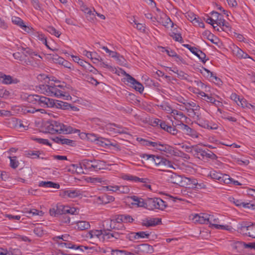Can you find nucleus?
I'll return each instance as SVG.
<instances>
[{
	"instance_id": "f257e3e1",
	"label": "nucleus",
	"mask_w": 255,
	"mask_h": 255,
	"mask_svg": "<svg viewBox=\"0 0 255 255\" xmlns=\"http://www.w3.org/2000/svg\"><path fill=\"white\" fill-rule=\"evenodd\" d=\"M59 83L60 81L58 80L55 81V83L53 84L49 83L48 85H40L39 87L42 92L48 96L62 98L66 100H68L69 98L71 99V97L68 93L57 89L58 87L63 88L65 86L64 83L61 85H60Z\"/></svg>"
},
{
	"instance_id": "f03ea898",
	"label": "nucleus",
	"mask_w": 255,
	"mask_h": 255,
	"mask_svg": "<svg viewBox=\"0 0 255 255\" xmlns=\"http://www.w3.org/2000/svg\"><path fill=\"white\" fill-rule=\"evenodd\" d=\"M46 131L51 134L64 133L65 134L79 132V130L74 129L70 126L64 125L55 121H48L45 124Z\"/></svg>"
},
{
	"instance_id": "7ed1b4c3",
	"label": "nucleus",
	"mask_w": 255,
	"mask_h": 255,
	"mask_svg": "<svg viewBox=\"0 0 255 255\" xmlns=\"http://www.w3.org/2000/svg\"><path fill=\"white\" fill-rule=\"evenodd\" d=\"M143 158H146L150 164H154L160 168H170L175 169L171 161L161 156H155L152 154H143L142 156Z\"/></svg>"
},
{
	"instance_id": "20e7f679",
	"label": "nucleus",
	"mask_w": 255,
	"mask_h": 255,
	"mask_svg": "<svg viewBox=\"0 0 255 255\" xmlns=\"http://www.w3.org/2000/svg\"><path fill=\"white\" fill-rule=\"evenodd\" d=\"M71 237L69 235H64L61 236L55 237L53 238L54 240L57 242L59 246L61 248H65L67 249L80 250L83 252L84 249L87 250L88 247L84 246H77L72 244L70 242Z\"/></svg>"
},
{
	"instance_id": "39448f33",
	"label": "nucleus",
	"mask_w": 255,
	"mask_h": 255,
	"mask_svg": "<svg viewBox=\"0 0 255 255\" xmlns=\"http://www.w3.org/2000/svg\"><path fill=\"white\" fill-rule=\"evenodd\" d=\"M50 215L52 216L57 217L59 215H63L66 214L71 215L77 214V209L75 208H71L62 205H57L56 206L49 210Z\"/></svg>"
},
{
	"instance_id": "423d86ee",
	"label": "nucleus",
	"mask_w": 255,
	"mask_h": 255,
	"mask_svg": "<svg viewBox=\"0 0 255 255\" xmlns=\"http://www.w3.org/2000/svg\"><path fill=\"white\" fill-rule=\"evenodd\" d=\"M238 231L244 235L255 239V223L242 222L238 226Z\"/></svg>"
},
{
	"instance_id": "0eeeda50",
	"label": "nucleus",
	"mask_w": 255,
	"mask_h": 255,
	"mask_svg": "<svg viewBox=\"0 0 255 255\" xmlns=\"http://www.w3.org/2000/svg\"><path fill=\"white\" fill-rule=\"evenodd\" d=\"M207 225L209 224L210 227L215 228L217 229L225 230L227 231H232L233 228L231 226H224L219 225V219L214 215L206 214Z\"/></svg>"
},
{
	"instance_id": "6e6552de",
	"label": "nucleus",
	"mask_w": 255,
	"mask_h": 255,
	"mask_svg": "<svg viewBox=\"0 0 255 255\" xmlns=\"http://www.w3.org/2000/svg\"><path fill=\"white\" fill-rule=\"evenodd\" d=\"M177 128L182 130L183 133L189 135L192 138H198V133L196 130L190 128L188 125L180 122L176 124Z\"/></svg>"
},
{
	"instance_id": "1a4fd4ad",
	"label": "nucleus",
	"mask_w": 255,
	"mask_h": 255,
	"mask_svg": "<svg viewBox=\"0 0 255 255\" xmlns=\"http://www.w3.org/2000/svg\"><path fill=\"white\" fill-rule=\"evenodd\" d=\"M185 177H182L180 175L173 172H170L169 175L168 176V181L172 183L176 184L181 186H183V182Z\"/></svg>"
},
{
	"instance_id": "9d476101",
	"label": "nucleus",
	"mask_w": 255,
	"mask_h": 255,
	"mask_svg": "<svg viewBox=\"0 0 255 255\" xmlns=\"http://www.w3.org/2000/svg\"><path fill=\"white\" fill-rule=\"evenodd\" d=\"M126 79L127 82L132 85V87H133L136 91H138L140 93L143 91L144 87L143 85L136 81L134 78L127 74H126Z\"/></svg>"
},
{
	"instance_id": "9b49d317",
	"label": "nucleus",
	"mask_w": 255,
	"mask_h": 255,
	"mask_svg": "<svg viewBox=\"0 0 255 255\" xmlns=\"http://www.w3.org/2000/svg\"><path fill=\"white\" fill-rule=\"evenodd\" d=\"M60 195L64 198H75L82 195L81 192L78 190H67L62 191L60 192Z\"/></svg>"
},
{
	"instance_id": "f8f14e48",
	"label": "nucleus",
	"mask_w": 255,
	"mask_h": 255,
	"mask_svg": "<svg viewBox=\"0 0 255 255\" xmlns=\"http://www.w3.org/2000/svg\"><path fill=\"white\" fill-rule=\"evenodd\" d=\"M197 123L199 126L204 128L208 129H215L217 128V126L214 124L213 126H210L209 124V122L207 121L204 120L199 115H197Z\"/></svg>"
},
{
	"instance_id": "ddd939ff",
	"label": "nucleus",
	"mask_w": 255,
	"mask_h": 255,
	"mask_svg": "<svg viewBox=\"0 0 255 255\" xmlns=\"http://www.w3.org/2000/svg\"><path fill=\"white\" fill-rule=\"evenodd\" d=\"M12 22L14 24L19 26L25 32L27 33H29L30 32V28L24 24L23 21L20 18L15 16L12 17Z\"/></svg>"
},
{
	"instance_id": "4468645a",
	"label": "nucleus",
	"mask_w": 255,
	"mask_h": 255,
	"mask_svg": "<svg viewBox=\"0 0 255 255\" xmlns=\"http://www.w3.org/2000/svg\"><path fill=\"white\" fill-rule=\"evenodd\" d=\"M161 223V220L159 218H153L149 220H143L142 225L147 227H154Z\"/></svg>"
},
{
	"instance_id": "2eb2a0df",
	"label": "nucleus",
	"mask_w": 255,
	"mask_h": 255,
	"mask_svg": "<svg viewBox=\"0 0 255 255\" xmlns=\"http://www.w3.org/2000/svg\"><path fill=\"white\" fill-rule=\"evenodd\" d=\"M164 17L160 18L159 19H157L156 21L161 23L162 25L165 27L168 28L169 26L173 27L174 24L171 20L169 17H167L165 14H163Z\"/></svg>"
},
{
	"instance_id": "dca6fc26",
	"label": "nucleus",
	"mask_w": 255,
	"mask_h": 255,
	"mask_svg": "<svg viewBox=\"0 0 255 255\" xmlns=\"http://www.w3.org/2000/svg\"><path fill=\"white\" fill-rule=\"evenodd\" d=\"M192 220L196 223L207 224L206 214L201 213L200 214H195L194 215Z\"/></svg>"
},
{
	"instance_id": "f3484780",
	"label": "nucleus",
	"mask_w": 255,
	"mask_h": 255,
	"mask_svg": "<svg viewBox=\"0 0 255 255\" xmlns=\"http://www.w3.org/2000/svg\"><path fill=\"white\" fill-rule=\"evenodd\" d=\"M55 101L53 99L42 96L40 106L52 108L54 107Z\"/></svg>"
},
{
	"instance_id": "a211bd4d",
	"label": "nucleus",
	"mask_w": 255,
	"mask_h": 255,
	"mask_svg": "<svg viewBox=\"0 0 255 255\" xmlns=\"http://www.w3.org/2000/svg\"><path fill=\"white\" fill-rule=\"evenodd\" d=\"M105 163L104 161L94 160L91 167H92V169L96 171L101 170L105 168Z\"/></svg>"
},
{
	"instance_id": "6ab92c4d",
	"label": "nucleus",
	"mask_w": 255,
	"mask_h": 255,
	"mask_svg": "<svg viewBox=\"0 0 255 255\" xmlns=\"http://www.w3.org/2000/svg\"><path fill=\"white\" fill-rule=\"evenodd\" d=\"M42 96L38 95H31L27 97L28 102L40 106Z\"/></svg>"
},
{
	"instance_id": "aec40b11",
	"label": "nucleus",
	"mask_w": 255,
	"mask_h": 255,
	"mask_svg": "<svg viewBox=\"0 0 255 255\" xmlns=\"http://www.w3.org/2000/svg\"><path fill=\"white\" fill-rule=\"evenodd\" d=\"M203 70L206 72L208 73V75H206L207 77H210L211 79V80L215 83L216 84L220 85L222 84V81L220 80V79L218 77H217L216 75H214L213 73L208 70L206 68H203Z\"/></svg>"
},
{
	"instance_id": "412c9836",
	"label": "nucleus",
	"mask_w": 255,
	"mask_h": 255,
	"mask_svg": "<svg viewBox=\"0 0 255 255\" xmlns=\"http://www.w3.org/2000/svg\"><path fill=\"white\" fill-rule=\"evenodd\" d=\"M158 198H148L146 200V208L148 210H153L156 208V203H157Z\"/></svg>"
},
{
	"instance_id": "4be33fe9",
	"label": "nucleus",
	"mask_w": 255,
	"mask_h": 255,
	"mask_svg": "<svg viewBox=\"0 0 255 255\" xmlns=\"http://www.w3.org/2000/svg\"><path fill=\"white\" fill-rule=\"evenodd\" d=\"M39 186L45 188H53L59 189L60 185L58 183H56L52 181H41L39 183Z\"/></svg>"
},
{
	"instance_id": "5701e85b",
	"label": "nucleus",
	"mask_w": 255,
	"mask_h": 255,
	"mask_svg": "<svg viewBox=\"0 0 255 255\" xmlns=\"http://www.w3.org/2000/svg\"><path fill=\"white\" fill-rule=\"evenodd\" d=\"M131 199L134 202L132 203V204L136 205L138 207L146 208V201H144L143 199L138 198L135 196H132Z\"/></svg>"
},
{
	"instance_id": "b1692460",
	"label": "nucleus",
	"mask_w": 255,
	"mask_h": 255,
	"mask_svg": "<svg viewBox=\"0 0 255 255\" xmlns=\"http://www.w3.org/2000/svg\"><path fill=\"white\" fill-rule=\"evenodd\" d=\"M117 231H118L113 232L115 236V239H120L122 240H124L126 236L127 235L128 231L126 230V228H124V230H119Z\"/></svg>"
},
{
	"instance_id": "393cba45",
	"label": "nucleus",
	"mask_w": 255,
	"mask_h": 255,
	"mask_svg": "<svg viewBox=\"0 0 255 255\" xmlns=\"http://www.w3.org/2000/svg\"><path fill=\"white\" fill-rule=\"evenodd\" d=\"M205 152V150L200 148L198 145H195L193 146V149L192 153H193L195 156L200 158L201 157L202 158L204 157Z\"/></svg>"
},
{
	"instance_id": "a878e982",
	"label": "nucleus",
	"mask_w": 255,
	"mask_h": 255,
	"mask_svg": "<svg viewBox=\"0 0 255 255\" xmlns=\"http://www.w3.org/2000/svg\"><path fill=\"white\" fill-rule=\"evenodd\" d=\"M183 105L185 110L189 113V116H192L193 112H194L193 109L194 107H196V103L193 102H185L183 103Z\"/></svg>"
},
{
	"instance_id": "bb28decb",
	"label": "nucleus",
	"mask_w": 255,
	"mask_h": 255,
	"mask_svg": "<svg viewBox=\"0 0 255 255\" xmlns=\"http://www.w3.org/2000/svg\"><path fill=\"white\" fill-rule=\"evenodd\" d=\"M113 221L112 219H108L103 222V226L104 230L103 231H111L112 228H114V225H113Z\"/></svg>"
},
{
	"instance_id": "cd10ccee",
	"label": "nucleus",
	"mask_w": 255,
	"mask_h": 255,
	"mask_svg": "<svg viewBox=\"0 0 255 255\" xmlns=\"http://www.w3.org/2000/svg\"><path fill=\"white\" fill-rule=\"evenodd\" d=\"M211 15L216 14L217 16V19L215 21V23L217 24V25L220 26H224L225 25V20L222 18V16L218 12L213 11L211 13Z\"/></svg>"
},
{
	"instance_id": "c85d7f7f",
	"label": "nucleus",
	"mask_w": 255,
	"mask_h": 255,
	"mask_svg": "<svg viewBox=\"0 0 255 255\" xmlns=\"http://www.w3.org/2000/svg\"><path fill=\"white\" fill-rule=\"evenodd\" d=\"M104 231L103 230H94L91 231L89 232L87 237H89L90 239L94 237L100 238L101 236L103 237Z\"/></svg>"
},
{
	"instance_id": "c756f323",
	"label": "nucleus",
	"mask_w": 255,
	"mask_h": 255,
	"mask_svg": "<svg viewBox=\"0 0 255 255\" xmlns=\"http://www.w3.org/2000/svg\"><path fill=\"white\" fill-rule=\"evenodd\" d=\"M24 213H27L28 214L27 216L28 217H30L31 216H35V215H38V216H41L43 214V213L42 211H39L35 209H30L29 210L25 209L24 211Z\"/></svg>"
},
{
	"instance_id": "7c9ffc66",
	"label": "nucleus",
	"mask_w": 255,
	"mask_h": 255,
	"mask_svg": "<svg viewBox=\"0 0 255 255\" xmlns=\"http://www.w3.org/2000/svg\"><path fill=\"white\" fill-rule=\"evenodd\" d=\"M157 150L164 151L166 153H170L172 151V147L168 144H161L160 143L158 147L157 148Z\"/></svg>"
},
{
	"instance_id": "2f4dec72",
	"label": "nucleus",
	"mask_w": 255,
	"mask_h": 255,
	"mask_svg": "<svg viewBox=\"0 0 255 255\" xmlns=\"http://www.w3.org/2000/svg\"><path fill=\"white\" fill-rule=\"evenodd\" d=\"M150 248L151 247L147 244H142L137 246L136 249H137V253H139L140 252L148 253Z\"/></svg>"
},
{
	"instance_id": "473e14b6",
	"label": "nucleus",
	"mask_w": 255,
	"mask_h": 255,
	"mask_svg": "<svg viewBox=\"0 0 255 255\" xmlns=\"http://www.w3.org/2000/svg\"><path fill=\"white\" fill-rule=\"evenodd\" d=\"M13 122L15 124L14 127L15 128L19 129L23 128L24 130H27L28 128V126L24 125L21 120L14 119L13 120Z\"/></svg>"
},
{
	"instance_id": "72a5a7b5",
	"label": "nucleus",
	"mask_w": 255,
	"mask_h": 255,
	"mask_svg": "<svg viewBox=\"0 0 255 255\" xmlns=\"http://www.w3.org/2000/svg\"><path fill=\"white\" fill-rule=\"evenodd\" d=\"M77 226L80 230H85L90 228V225L89 222L86 221H79L77 223Z\"/></svg>"
},
{
	"instance_id": "f704fd0d",
	"label": "nucleus",
	"mask_w": 255,
	"mask_h": 255,
	"mask_svg": "<svg viewBox=\"0 0 255 255\" xmlns=\"http://www.w3.org/2000/svg\"><path fill=\"white\" fill-rule=\"evenodd\" d=\"M171 113L174 116V119L176 121H179L182 118H186L183 113L177 110H174L172 111Z\"/></svg>"
},
{
	"instance_id": "c9c22d12",
	"label": "nucleus",
	"mask_w": 255,
	"mask_h": 255,
	"mask_svg": "<svg viewBox=\"0 0 255 255\" xmlns=\"http://www.w3.org/2000/svg\"><path fill=\"white\" fill-rule=\"evenodd\" d=\"M99 58H95V60L100 62L99 65L101 67L106 68L112 71H114V68L113 67L104 62L101 57H99Z\"/></svg>"
},
{
	"instance_id": "e433bc0d",
	"label": "nucleus",
	"mask_w": 255,
	"mask_h": 255,
	"mask_svg": "<svg viewBox=\"0 0 255 255\" xmlns=\"http://www.w3.org/2000/svg\"><path fill=\"white\" fill-rule=\"evenodd\" d=\"M49 56L50 59H51L53 62L56 63H63L64 59L57 55H52L50 54Z\"/></svg>"
},
{
	"instance_id": "4c0bfd02",
	"label": "nucleus",
	"mask_w": 255,
	"mask_h": 255,
	"mask_svg": "<svg viewBox=\"0 0 255 255\" xmlns=\"http://www.w3.org/2000/svg\"><path fill=\"white\" fill-rule=\"evenodd\" d=\"M103 238L104 240H109L110 241H114L113 239H115L114 233L104 231Z\"/></svg>"
},
{
	"instance_id": "58836bf2",
	"label": "nucleus",
	"mask_w": 255,
	"mask_h": 255,
	"mask_svg": "<svg viewBox=\"0 0 255 255\" xmlns=\"http://www.w3.org/2000/svg\"><path fill=\"white\" fill-rule=\"evenodd\" d=\"M176 74L178 78L185 80L188 82H192V81L189 79V76L187 74L184 73V72L182 71H179L178 70H177Z\"/></svg>"
},
{
	"instance_id": "ea45409f",
	"label": "nucleus",
	"mask_w": 255,
	"mask_h": 255,
	"mask_svg": "<svg viewBox=\"0 0 255 255\" xmlns=\"http://www.w3.org/2000/svg\"><path fill=\"white\" fill-rule=\"evenodd\" d=\"M167 205L165 202L160 198H158L157 203H156V208L155 209L163 210L166 207Z\"/></svg>"
},
{
	"instance_id": "a19ab883",
	"label": "nucleus",
	"mask_w": 255,
	"mask_h": 255,
	"mask_svg": "<svg viewBox=\"0 0 255 255\" xmlns=\"http://www.w3.org/2000/svg\"><path fill=\"white\" fill-rule=\"evenodd\" d=\"M231 99L235 101V102L239 105V103L238 102H239L240 104L242 105V107H244L243 102H245V101L243 99H241L239 96H238L236 94L233 93L231 95Z\"/></svg>"
},
{
	"instance_id": "79ce46f5",
	"label": "nucleus",
	"mask_w": 255,
	"mask_h": 255,
	"mask_svg": "<svg viewBox=\"0 0 255 255\" xmlns=\"http://www.w3.org/2000/svg\"><path fill=\"white\" fill-rule=\"evenodd\" d=\"M162 48L163 49L162 52L165 51L166 52V53L169 56L176 57H177V58L179 59V60L181 59V57L177 55L174 51L171 50L170 48L165 49V48H163V47Z\"/></svg>"
},
{
	"instance_id": "37998d69",
	"label": "nucleus",
	"mask_w": 255,
	"mask_h": 255,
	"mask_svg": "<svg viewBox=\"0 0 255 255\" xmlns=\"http://www.w3.org/2000/svg\"><path fill=\"white\" fill-rule=\"evenodd\" d=\"M135 236H137V239L146 238L149 239L150 233L148 232H138L136 233Z\"/></svg>"
},
{
	"instance_id": "c03bdc74",
	"label": "nucleus",
	"mask_w": 255,
	"mask_h": 255,
	"mask_svg": "<svg viewBox=\"0 0 255 255\" xmlns=\"http://www.w3.org/2000/svg\"><path fill=\"white\" fill-rule=\"evenodd\" d=\"M113 255H133V254L124 250H113Z\"/></svg>"
},
{
	"instance_id": "a18cd8bd",
	"label": "nucleus",
	"mask_w": 255,
	"mask_h": 255,
	"mask_svg": "<svg viewBox=\"0 0 255 255\" xmlns=\"http://www.w3.org/2000/svg\"><path fill=\"white\" fill-rule=\"evenodd\" d=\"M236 55L238 57L241 58H251L247 53L244 52L242 50L239 48L237 49Z\"/></svg>"
},
{
	"instance_id": "49530a36",
	"label": "nucleus",
	"mask_w": 255,
	"mask_h": 255,
	"mask_svg": "<svg viewBox=\"0 0 255 255\" xmlns=\"http://www.w3.org/2000/svg\"><path fill=\"white\" fill-rule=\"evenodd\" d=\"M47 31L51 34H54L56 37H59L61 35V33L57 30L53 26H48L47 28Z\"/></svg>"
},
{
	"instance_id": "de8ad7c7",
	"label": "nucleus",
	"mask_w": 255,
	"mask_h": 255,
	"mask_svg": "<svg viewBox=\"0 0 255 255\" xmlns=\"http://www.w3.org/2000/svg\"><path fill=\"white\" fill-rule=\"evenodd\" d=\"M170 36H171L175 41L180 42V43L183 42L182 37L180 33H176L174 31L171 32L170 33Z\"/></svg>"
},
{
	"instance_id": "09e8293b",
	"label": "nucleus",
	"mask_w": 255,
	"mask_h": 255,
	"mask_svg": "<svg viewBox=\"0 0 255 255\" xmlns=\"http://www.w3.org/2000/svg\"><path fill=\"white\" fill-rule=\"evenodd\" d=\"M10 158V167L12 168H16L18 167L19 163L18 161L16 160V157H9Z\"/></svg>"
},
{
	"instance_id": "8fccbe9b",
	"label": "nucleus",
	"mask_w": 255,
	"mask_h": 255,
	"mask_svg": "<svg viewBox=\"0 0 255 255\" xmlns=\"http://www.w3.org/2000/svg\"><path fill=\"white\" fill-rule=\"evenodd\" d=\"M1 78L2 79V82L4 84H10L13 83L12 77L9 75H4L1 77Z\"/></svg>"
},
{
	"instance_id": "3c124183",
	"label": "nucleus",
	"mask_w": 255,
	"mask_h": 255,
	"mask_svg": "<svg viewBox=\"0 0 255 255\" xmlns=\"http://www.w3.org/2000/svg\"><path fill=\"white\" fill-rule=\"evenodd\" d=\"M222 174L218 173L215 171H211L209 174V176L211 178L214 180H218L220 181Z\"/></svg>"
},
{
	"instance_id": "603ef678",
	"label": "nucleus",
	"mask_w": 255,
	"mask_h": 255,
	"mask_svg": "<svg viewBox=\"0 0 255 255\" xmlns=\"http://www.w3.org/2000/svg\"><path fill=\"white\" fill-rule=\"evenodd\" d=\"M207 150L208 151H205V152L204 157H206L207 158H210L213 160H216L217 159L218 157L216 154L209 150Z\"/></svg>"
},
{
	"instance_id": "864d4df0",
	"label": "nucleus",
	"mask_w": 255,
	"mask_h": 255,
	"mask_svg": "<svg viewBox=\"0 0 255 255\" xmlns=\"http://www.w3.org/2000/svg\"><path fill=\"white\" fill-rule=\"evenodd\" d=\"M175 124H177L176 123H175ZM173 127L169 126L167 131L173 135H176L177 134L178 130L177 129V127L176 126V125H174L173 124Z\"/></svg>"
},
{
	"instance_id": "5fc2aeb1",
	"label": "nucleus",
	"mask_w": 255,
	"mask_h": 255,
	"mask_svg": "<svg viewBox=\"0 0 255 255\" xmlns=\"http://www.w3.org/2000/svg\"><path fill=\"white\" fill-rule=\"evenodd\" d=\"M61 144H67L73 146L75 144V141L67 138H62Z\"/></svg>"
},
{
	"instance_id": "6e6d98bb",
	"label": "nucleus",
	"mask_w": 255,
	"mask_h": 255,
	"mask_svg": "<svg viewBox=\"0 0 255 255\" xmlns=\"http://www.w3.org/2000/svg\"><path fill=\"white\" fill-rule=\"evenodd\" d=\"M93 160H90L88 159H84L82 161V165L85 167V168L87 169H89L90 170L92 169V167H91V164H92Z\"/></svg>"
},
{
	"instance_id": "4d7b16f0",
	"label": "nucleus",
	"mask_w": 255,
	"mask_h": 255,
	"mask_svg": "<svg viewBox=\"0 0 255 255\" xmlns=\"http://www.w3.org/2000/svg\"><path fill=\"white\" fill-rule=\"evenodd\" d=\"M86 137L88 139L92 142L97 141L99 136L94 133H87Z\"/></svg>"
},
{
	"instance_id": "13d9d810",
	"label": "nucleus",
	"mask_w": 255,
	"mask_h": 255,
	"mask_svg": "<svg viewBox=\"0 0 255 255\" xmlns=\"http://www.w3.org/2000/svg\"><path fill=\"white\" fill-rule=\"evenodd\" d=\"M129 191V189L128 186H118V192L120 193H128Z\"/></svg>"
},
{
	"instance_id": "bf43d9fd",
	"label": "nucleus",
	"mask_w": 255,
	"mask_h": 255,
	"mask_svg": "<svg viewBox=\"0 0 255 255\" xmlns=\"http://www.w3.org/2000/svg\"><path fill=\"white\" fill-rule=\"evenodd\" d=\"M184 182H186L187 184H192L195 186H196L197 184V180L195 179H191L190 178L185 177L184 178Z\"/></svg>"
},
{
	"instance_id": "052dcab7",
	"label": "nucleus",
	"mask_w": 255,
	"mask_h": 255,
	"mask_svg": "<svg viewBox=\"0 0 255 255\" xmlns=\"http://www.w3.org/2000/svg\"><path fill=\"white\" fill-rule=\"evenodd\" d=\"M122 217L124 223H132L134 221L132 217L128 215H123Z\"/></svg>"
},
{
	"instance_id": "680f3d73",
	"label": "nucleus",
	"mask_w": 255,
	"mask_h": 255,
	"mask_svg": "<svg viewBox=\"0 0 255 255\" xmlns=\"http://www.w3.org/2000/svg\"><path fill=\"white\" fill-rule=\"evenodd\" d=\"M33 6L37 10H40L41 8V4L38 0H30Z\"/></svg>"
},
{
	"instance_id": "e2e57ef3",
	"label": "nucleus",
	"mask_w": 255,
	"mask_h": 255,
	"mask_svg": "<svg viewBox=\"0 0 255 255\" xmlns=\"http://www.w3.org/2000/svg\"><path fill=\"white\" fill-rule=\"evenodd\" d=\"M33 232L37 237H41L44 234L43 230L41 227L35 228Z\"/></svg>"
},
{
	"instance_id": "0e129e2a",
	"label": "nucleus",
	"mask_w": 255,
	"mask_h": 255,
	"mask_svg": "<svg viewBox=\"0 0 255 255\" xmlns=\"http://www.w3.org/2000/svg\"><path fill=\"white\" fill-rule=\"evenodd\" d=\"M199 59L203 63H205L206 62L209 60L208 58H206V54L203 52L202 51L199 50Z\"/></svg>"
},
{
	"instance_id": "69168bd1",
	"label": "nucleus",
	"mask_w": 255,
	"mask_h": 255,
	"mask_svg": "<svg viewBox=\"0 0 255 255\" xmlns=\"http://www.w3.org/2000/svg\"><path fill=\"white\" fill-rule=\"evenodd\" d=\"M235 161L239 165H247L249 164V161L247 159L243 160L240 158H235Z\"/></svg>"
},
{
	"instance_id": "338daca9",
	"label": "nucleus",
	"mask_w": 255,
	"mask_h": 255,
	"mask_svg": "<svg viewBox=\"0 0 255 255\" xmlns=\"http://www.w3.org/2000/svg\"><path fill=\"white\" fill-rule=\"evenodd\" d=\"M186 16L191 21L198 22V18H196V15L192 13H188Z\"/></svg>"
},
{
	"instance_id": "774afa93",
	"label": "nucleus",
	"mask_w": 255,
	"mask_h": 255,
	"mask_svg": "<svg viewBox=\"0 0 255 255\" xmlns=\"http://www.w3.org/2000/svg\"><path fill=\"white\" fill-rule=\"evenodd\" d=\"M35 36L38 38V39L41 40L42 42L46 43V38L45 37V35L42 33L40 32H37L35 34Z\"/></svg>"
}]
</instances>
